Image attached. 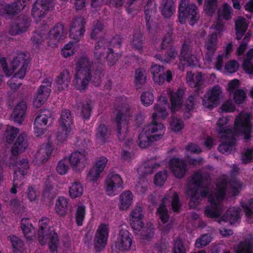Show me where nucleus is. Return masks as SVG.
<instances>
[{
    "label": "nucleus",
    "mask_w": 253,
    "mask_h": 253,
    "mask_svg": "<svg viewBox=\"0 0 253 253\" xmlns=\"http://www.w3.org/2000/svg\"><path fill=\"white\" fill-rule=\"evenodd\" d=\"M186 81L190 86H193L198 90L201 89L203 85V76L201 73L200 72L194 76L191 72H188Z\"/></svg>",
    "instance_id": "4c0bfd02"
},
{
    "label": "nucleus",
    "mask_w": 253,
    "mask_h": 253,
    "mask_svg": "<svg viewBox=\"0 0 253 253\" xmlns=\"http://www.w3.org/2000/svg\"><path fill=\"white\" fill-rule=\"evenodd\" d=\"M41 7L42 10H40L39 8L37 7L36 4H34L32 8V15L34 19L39 18L41 20L46 14L45 12L52 10L54 7V0H41Z\"/></svg>",
    "instance_id": "412c9836"
},
{
    "label": "nucleus",
    "mask_w": 253,
    "mask_h": 253,
    "mask_svg": "<svg viewBox=\"0 0 253 253\" xmlns=\"http://www.w3.org/2000/svg\"><path fill=\"white\" fill-rule=\"evenodd\" d=\"M69 200L63 196L58 197L55 203L56 213L60 216H64L67 213Z\"/></svg>",
    "instance_id": "c9c22d12"
},
{
    "label": "nucleus",
    "mask_w": 253,
    "mask_h": 253,
    "mask_svg": "<svg viewBox=\"0 0 253 253\" xmlns=\"http://www.w3.org/2000/svg\"><path fill=\"white\" fill-rule=\"evenodd\" d=\"M169 168L173 175L178 178L183 177L187 171L185 160L173 157L169 161Z\"/></svg>",
    "instance_id": "dca6fc26"
},
{
    "label": "nucleus",
    "mask_w": 253,
    "mask_h": 253,
    "mask_svg": "<svg viewBox=\"0 0 253 253\" xmlns=\"http://www.w3.org/2000/svg\"><path fill=\"white\" fill-rule=\"evenodd\" d=\"M211 240L212 237L211 234H204L196 240L195 243V246L198 249L202 248L210 244Z\"/></svg>",
    "instance_id": "6e6d98bb"
},
{
    "label": "nucleus",
    "mask_w": 253,
    "mask_h": 253,
    "mask_svg": "<svg viewBox=\"0 0 253 253\" xmlns=\"http://www.w3.org/2000/svg\"><path fill=\"white\" fill-rule=\"evenodd\" d=\"M229 120L226 117H221L217 120V132L220 138H226L232 134V129L231 127L227 126Z\"/></svg>",
    "instance_id": "bb28decb"
},
{
    "label": "nucleus",
    "mask_w": 253,
    "mask_h": 253,
    "mask_svg": "<svg viewBox=\"0 0 253 253\" xmlns=\"http://www.w3.org/2000/svg\"><path fill=\"white\" fill-rule=\"evenodd\" d=\"M203 187L195 186L193 187L188 185L186 189V193L188 195L190 196V199L189 203V207L191 209H194L197 208L201 202V198L198 195V193L200 189Z\"/></svg>",
    "instance_id": "cd10ccee"
},
{
    "label": "nucleus",
    "mask_w": 253,
    "mask_h": 253,
    "mask_svg": "<svg viewBox=\"0 0 253 253\" xmlns=\"http://www.w3.org/2000/svg\"><path fill=\"white\" fill-rule=\"evenodd\" d=\"M84 186L79 181H75L71 183L69 187V196L71 199H75L81 197L84 192Z\"/></svg>",
    "instance_id": "a18cd8bd"
},
{
    "label": "nucleus",
    "mask_w": 253,
    "mask_h": 253,
    "mask_svg": "<svg viewBox=\"0 0 253 253\" xmlns=\"http://www.w3.org/2000/svg\"><path fill=\"white\" fill-rule=\"evenodd\" d=\"M239 213L234 208H230L222 215L221 220L231 224H234L239 219Z\"/></svg>",
    "instance_id": "79ce46f5"
},
{
    "label": "nucleus",
    "mask_w": 253,
    "mask_h": 253,
    "mask_svg": "<svg viewBox=\"0 0 253 253\" xmlns=\"http://www.w3.org/2000/svg\"><path fill=\"white\" fill-rule=\"evenodd\" d=\"M221 93V88L219 85L213 86L207 93V96L203 100V105L205 108L212 110L219 104V96Z\"/></svg>",
    "instance_id": "2eb2a0df"
},
{
    "label": "nucleus",
    "mask_w": 253,
    "mask_h": 253,
    "mask_svg": "<svg viewBox=\"0 0 253 253\" xmlns=\"http://www.w3.org/2000/svg\"><path fill=\"white\" fill-rule=\"evenodd\" d=\"M19 132V129L13 126H8L5 139L7 143H12Z\"/></svg>",
    "instance_id": "680f3d73"
},
{
    "label": "nucleus",
    "mask_w": 253,
    "mask_h": 253,
    "mask_svg": "<svg viewBox=\"0 0 253 253\" xmlns=\"http://www.w3.org/2000/svg\"><path fill=\"white\" fill-rule=\"evenodd\" d=\"M224 52L219 54L216 59V62L215 63H223V61L229 59L233 51V46L232 42H229L224 48Z\"/></svg>",
    "instance_id": "8fccbe9b"
},
{
    "label": "nucleus",
    "mask_w": 253,
    "mask_h": 253,
    "mask_svg": "<svg viewBox=\"0 0 253 253\" xmlns=\"http://www.w3.org/2000/svg\"><path fill=\"white\" fill-rule=\"evenodd\" d=\"M132 239L131 234L127 230L120 229L117 240L112 244V250L117 253L128 251L132 245Z\"/></svg>",
    "instance_id": "6e6552de"
},
{
    "label": "nucleus",
    "mask_w": 253,
    "mask_h": 253,
    "mask_svg": "<svg viewBox=\"0 0 253 253\" xmlns=\"http://www.w3.org/2000/svg\"><path fill=\"white\" fill-rule=\"evenodd\" d=\"M157 212L163 224L168 222L169 219L168 211L165 203H161L157 209Z\"/></svg>",
    "instance_id": "5fc2aeb1"
},
{
    "label": "nucleus",
    "mask_w": 253,
    "mask_h": 253,
    "mask_svg": "<svg viewBox=\"0 0 253 253\" xmlns=\"http://www.w3.org/2000/svg\"><path fill=\"white\" fill-rule=\"evenodd\" d=\"M103 28L104 25L101 21L98 20L91 32V38L94 40L102 36Z\"/></svg>",
    "instance_id": "4d7b16f0"
},
{
    "label": "nucleus",
    "mask_w": 253,
    "mask_h": 253,
    "mask_svg": "<svg viewBox=\"0 0 253 253\" xmlns=\"http://www.w3.org/2000/svg\"><path fill=\"white\" fill-rule=\"evenodd\" d=\"M186 249L182 240L177 238L173 241L172 253H186Z\"/></svg>",
    "instance_id": "bf43d9fd"
},
{
    "label": "nucleus",
    "mask_w": 253,
    "mask_h": 253,
    "mask_svg": "<svg viewBox=\"0 0 253 253\" xmlns=\"http://www.w3.org/2000/svg\"><path fill=\"white\" fill-rule=\"evenodd\" d=\"M109 234L108 224L101 223L98 226L94 238V248L96 252H101L105 248Z\"/></svg>",
    "instance_id": "9d476101"
},
{
    "label": "nucleus",
    "mask_w": 253,
    "mask_h": 253,
    "mask_svg": "<svg viewBox=\"0 0 253 253\" xmlns=\"http://www.w3.org/2000/svg\"><path fill=\"white\" fill-rule=\"evenodd\" d=\"M252 115L248 113L241 112L236 118L232 134L235 137L239 135L244 137L245 142L250 140L252 137L253 126L251 122Z\"/></svg>",
    "instance_id": "20e7f679"
},
{
    "label": "nucleus",
    "mask_w": 253,
    "mask_h": 253,
    "mask_svg": "<svg viewBox=\"0 0 253 253\" xmlns=\"http://www.w3.org/2000/svg\"><path fill=\"white\" fill-rule=\"evenodd\" d=\"M17 168L14 171V180H18V176H20L19 180L23 179L27 174V170L29 168V163L27 159H22L19 161L17 164Z\"/></svg>",
    "instance_id": "e433bc0d"
},
{
    "label": "nucleus",
    "mask_w": 253,
    "mask_h": 253,
    "mask_svg": "<svg viewBox=\"0 0 253 253\" xmlns=\"http://www.w3.org/2000/svg\"><path fill=\"white\" fill-rule=\"evenodd\" d=\"M132 116L131 109L129 107H127L125 109V111H123L122 110H119L113 118V122L116 125L118 138L121 141L125 139L124 137L122 136L121 134L123 126L128 123L129 118Z\"/></svg>",
    "instance_id": "f8f14e48"
},
{
    "label": "nucleus",
    "mask_w": 253,
    "mask_h": 253,
    "mask_svg": "<svg viewBox=\"0 0 253 253\" xmlns=\"http://www.w3.org/2000/svg\"><path fill=\"white\" fill-rule=\"evenodd\" d=\"M210 185L211 182V177L209 173H203L201 170L194 172L191 177L189 182H191L194 186L204 187V182Z\"/></svg>",
    "instance_id": "a878e982"
},
{
    "label": "nucleus",
    "mask_w": 253,
    "mask_h": 253,
    "mask_svg": "<svg viewBox=\"0 0 253 253\" xmlns=\"http://www.w3.org/2000/svg\"><path fill=\"white\" fill-rule=\"evenodd\" d=\"M133 198V194L130 190L123 192L120 196V209L126 210L128 209L132 203Z\"/></svg>",
    "instance_id": "58836bf2"
},
{
    "label": "nucleus",
    "mask_w": 253,
    "mask_h": 253,
    "mask_svg": "<svg viewBox=\"0 0 253 253\" xmlns=\"http://www.w3.org/2000/svg\"><path fill=\"white\" fill-rule=\"evenodd\" d=\"M51 117V112L48 110H42L36 117L34 125L45 126L47 125L49 119Z\"/></svg>",
    "instance_id": "de8ad7c7"
},
{
    "label": "nucleus",
    "mask_w": 253,
    "mask_h": 253,
    "mask_svg": "<svg viewBox=\"0 0 253 253\" xmlns=\"http://www.w3.org/2000/svg\"><path fill=\"white\" fill-rule=\"evenodd\" d=\"M51 92V89L41 84L38 88L34 99V105L40 107L46 101Z\"/></svg>",
    "instance_id": "4be33fe9"
},
{
    "label": "nucleus",
    "mask_w": 253,
    "mask_h": 253,
    "mask_svg": "<svg viewBox=\"0 0 253 253\" xmlns=\"http://www.w3.org/2000/svg\"><path fill=\"white\" fill-rule=\"evenodd\" d=\"M253 245L250 242H241L238 246L236 253H252Z\"/></svg>",
    "instance_id": "052dcab7"
},
{
    "label": "nucleus",
    "mask_w": 253,
    "mask_h": 253,
    "mask_svg": "<svg viewBox=\"0 0 253 253\" xmlns=\"http://www.w3.org/2000/svg\"><path fill=\"white\" fill-rule=\"evenodd\" d=\"M218 0H205L204 10L206 14L212 16L217 8Z\"/></svg>",
    "instance_id": "603ef678"
},
{
    "label": "nucleus",
    "mask_w": 253,
    "mask_h": 253,
    "mask_svg": "<svg viewBox=\"0 0 253 253\" xmlns=\"http://www.w3.org/2000/svg\"><path fill=\"white\" fill-rule=\"evenodd\" d=\"M70 80L71 76L69 72L66 69L63 70L55 80V86L57 90L61 91L67 88Z\"/></svg>",
    "instance_id": "c85d7f7f"
},
{
    "label": "nucleus",
    "mask_w": 253,
    "mask_h": 253,
    "mask_svg": "<svg viewBox=\"0 0 253 253\" xmlns=\"http://www.w3.org/2000/svg\"><path fill=\"white\" fill-rule=\"evenodd\" d=\"M160 9L162 15L165 18L170 17L175 11L173 0H163Z\"/></svg>",
    "instance_id": "f704fd0d"
},
{
    "label": "nucleus",
    "mask_w": 253,
    "mask_h": 253,
    "mask_svg": "<svg viewBox=\"0 0 253 253\" xmlns=\"http://www.w3.org/2000/svg\"><path fill=\"white\" fill-rule=\"evenodd\" d=\"M227 184L226 179L223 178L220 180L219 183L216 185L214 195L216 200L219 203L222 202L225 198Z\"/></svg>",
    "instance_id": "ea45409f"
},
{
    "label": "nucleus",
    "mask_w": 253,
    "mask_h": 253,
    "mask_svg": "<svg viewBox=\"0 0 253 253\" xmlns=\"http://www.w3.org/2000/svg\"><path fill=\"white\" fill-rule=\"evenodd\" d=\"M157 11L155 0H148L144 6L146 26L149 34L155 33L158 29L157 24L153 21Z\"/></svg>",
    "instance_id": "1a4fd4ad"
},
{
    "label": "nucleus",
    "mask_w": 253,
    "mask_h": 253,
    "mask_svg": "<svg viewBox=\"0 0 253 253\" xmlns=\"http://www.w3.org/2000/svg\"><path fill=\"white\" fill-rule=\"evenodd\" d=\"M184 93V90L180 88H178L176 92H171L170 93L169 96L171 102L170 109L172 113L181 108Z\"/></svg>",
    "instance_id": "393cba45"
},
{
    "label": "nucleus",
    "mask_w": 253,
    "mask_h": 253,
    "mask_svg": "<svg viewBox=\"0 0 253 253\" xmlns=\"http://www.w3.org/2000/svg\"><path fill=\"white\" fill-rule=\"evenodd\" d=\"M85 24L86 21L84 17L81 16L76 17L70 27L69 33L70 38L76 40L77 42L79 41L84 34ZM77 42H70L64 45L63 48L73 50V51L76 52L77 51Z\"/></svg>",
    "instance_id": "423d86ee"
},
{
    "label": "nucleus",
    "mask_w": 253,
    "mask_h": 253,
    "mask_svg": "<svg viewBox=\"0 0 253 253\" xmlns=\"http://www.w3.org/2000/svg\"><path fill=\"white\" fill-rule=\"evenodd\" d=\"M26 136V134L24 133L19 135L11 148V154L13 156H18L23 153L27 147V143L25 141Z\"/></svg>",
    "instance_id": "7c9ffc66"
},
{
    "label": "nucleus",
    "mask_w": 253,
    "mask_h": 253,
    "mask_svg": "<svg viewBox=\"0 0 253 253\" xmlns=\"http://www.w3.org/2000/svg\"><path fill=\"white\" fill-rule=\"evenodd\" d=\"M196 5L190 3L189 0H181L178 7V20L181 24H184L189 20V24L194 26L197 23L199 16Z\"/></svg>",
    "instance_id": "39448f33"
},
{
    "label": "nucleus",
    "mask_w": 253,
    "mask_h": 253,
    "mask_svg": "<svg viewBox=\"0 0 253 253\" xmlns=\"http://www.w3.org/2000/svg\"><path fill=\"white\" fill-rule=\"evenodd\" d=\"M195 98L194 96H189L186 101L184 108V116L189 119L191 116V112L193 110Z\"/></svg>",
    "instance_id": "864d4df0"
},
{
    "label": "nucleus",
    "mask_w": 253,
    "mask_h": 253,
    "mask_svg": "<svg viewBox=\"0 0 253 253\" xmlns=\"http://www.w3.org/2000/svg\"><path fill=\"white\" fill-rule=\"evenodd\" d=\"M147 79L146 72L143 69H136L135 73L134 84L137 89H141L145 85Z\"/></svg>",
    "instance_id": "c03bdc74"
},
{
    "label": "nucleus",
    "mask_w": 253,
    "mask_h": 253,
    "mask_svg": "<svg viewBox=\"0 0 253 253\" xmlns=\"http://www.w3.org/2000/svg\"><path fill=\"white\" fill-rule=\"evenodd\" d=\"M112 131L111 128L105 124H100L96 129V138L103 143H106L111 137Z\"/></svg>",
    "instance_id": "2f4dec72"
},
{
    "label": "nucleus",
    "mask_w": 253,
    "mask_h": 253,
    "mask_svg": "<svg viewBox=\"0 0 253 253\" xmlns=\"http://www.w3.org/2000/svg\"><path fill=\"white\" fill-rule=\"evenodd\" d=\"M30 62L29 53L20 52L13 58L11 63H29Z\"/></svg>",
    "instance_id": "e2e57ef3"
},
{
    "label": "nucleus",
    "mask_w": 253,
    "mask_h": 253,
    "mask_svg": "<svg viewBox=\"0 0 253 253\" xmlns=\"http://www.w3.org/2000/svg\"><path fill=\"white\" fill-rule=\"evenodd\" d=\"M101 64H76L75 67V85L77 89L85 90L89 81H92L95 86H98L101 82L103 70Z\"/></svg>",
    "instance_id": "f03ea898"
},
{
    "label": "nucleus",
    "mask_w": 253,
    "mask_h": 253,
    "mask_svg": "<svg viewBox=\"0 0 253 253\" xmlns=\"http://www.w3.org/2000/svg\"><path fill=\"white\" fill-rule=\"evenodd\" d=\"M8 239L14 249L18 251L23 249L24 243L21 238L15 235H11L8 236Z\"/></svg>",
    "instance_id": "13d9d810"
},
{
    "label": "nucleus",
    "mask_w": 253,
    "mask_h": 253,
    "mask_svg": "<svg viewBox=\"0 0 253 253\" xmlns=\"http://www.w3.org/2000/svg\"><path fill=\"white\" fill-rule=\"evenodd\" d=\"M59 127L57 134V139L60 142H63L67 139L71 130L73 125V119L69 109H63L59 119Z\"/></svg>",
    "instance_id": "0eeeda50"
},
{
    "label": "nucleus",
    "mask_w": 253,
    "mask_h": 253,
    "mask_svg": "<svg viewBox=\"0 0 253 253\" xmlns=\"http://www.w3.org/2000/svg\"><path fill=\"white\" fill-rule=\"evenodd\" d=\"M180 61L186 62V63H198L199 60L196 55L191 53L190 45L184 42L180 50L179 57Z\"/></svg>",
    "instance_id": "b1692460"
},
{
    "label": "nucleus",
    "mask_w": 253,
    "mask_h": 253,
    "mask_svg": "<svg viewBox=\"0 0 253 253\" xmlns=\"http://www.w3.org/2000/svg\"><path fill=\"white\" fill-rule=\"evenodd\" d=\"M123 39L120 35H116L113 37L110 41L106 40L108 48H119L122 43Z\"/></svg>",
    "instance_id": "774afa93"
},
{
    "label": "nucleus",
    "mask_w": 253,
    "mask_h": 253,
    "mask_svg": "<svg viewBox=\"0 0 253 253\" xmlns=\"http://www.w3.org/2000/svg\"><path fill=\"white\" fill-rule=\"evenodd\" d=\"M69 169L68 162L66 159L60 160L56 167V170L58 173L61 175L66 174Z\"/></svg>",
    "instance_id": "338daca9"
},
{
    "label": "nucleus",
    "mask_w": 253,
    "mask_h": 253,
    "mask_svg": "<svg viewBox=\"0 0 253 253\" xmlns=\"http://www.w3.org/2000/svg\"><path fill=\"white\" fill-rule=\"evenodd\" d=\"M26 4L23 0H17L11 4L0 2V15H15L22 10Z\"/></svg>",
    "instance_id": "f3484780"
},
{
    "label": "nucleus",
    "mask_w": 253,
    "mask_h": 253,
    "mask_svg": "<svg viewBox=\"0 0 253 253\" xmlns=\"http://www.w3.org/2000/svg\"><path fill=\"white\" fill-rule=\"evenodd\" d=\"M67 35V31L60 23L56 24L49 31L47 35V44L52 47L57 46L58 43L63 40Z\"/></svg>",
    "instance_id": "9b49d317"
},
{
    "label": "nucleus",
    "mask_w": 253,
    "mask_h": 253,
    "mask_svg": "<svg viewBox=\"0 0 253 253\" xmlns=\"http://www.w3.org/2000/svg\"><path fill=\"white\" fill-rule=\"evenodd\" d=\"M206 49L205 58L209 62H211L213 55L217 48V36L216 33L209 35L205 42Z\"/></svg>",
    "instance_id": "aec40b11"
},
{
    "label": "nucleus",
    "mask_w": 253,
    "mask_h": 253,
    "mask_svg": "<svg viewBox=\"0 0 253 253\" xmlns=\"http://www.w3.org/2000/svg\"><path fill=\"white\" fill-rule=\"evenodd\" d=\"M123 180L118 174L110 173L106 180V192L109 196L117 195L123 187Z\"/></svg>",
    "instance_id": "4468645a"
},
{
    "label": "nucleus",
    "mask_w": 253,
    "mask_h": 253,
    "mask_svg": "<svg viewBox=\"0 0 253 253\" xmlns=\"http://www.w3.org/2000/svg\"><path fill=\"white\" fill-rule=\"evenodd\" d=\"M87 159V153L85 151H76L69 156L68 161L74 171H81L85 167Z\"/></svg>",
    "instance_id": "ddd939ff"
},
{
    "label": "nucleus",
    "mask_w": 253,
    "mask_h": 253,
    "mask_svg": "<svg viewBox=\"0 0 253 253\" xmlns=\"http://www.w3.org/2000/svg\"><path fill=\"white\" fill-rule=\"evenodd\" d=\"M86 210L84 205H81L78 207L75 212V222L78 226L83 225L85 217Z\"/></svg>",
    "instance_id": "3c124183"
},
{
    "label": "nucleus",
    "mask_w": 253,
    "mask_h": 253,
    "mask_svg": "<svg viewBox=\"0 0 253 253\" xmlns=\"http://www.w3.org/2000/svg\"><path fill=\"white\" fill-rule=\"evenodd\" d=\"M221 214V207L208 205L204 209L205 215L210 218H218Z\"/></svg>",
    "instance_id": "09e8293b"
},
{
    "label": "nucleus",
    "mask_w": 253,
    "mask_h": 253,
    "mask_svg": "<svg viewBox=\"0 0 253 253\" xmlns=\"http://www.w3.org/2000/svg\"><path fill=\"white\" fill-rule=\"evenodd\" d=\"M167 178V171L164 170L157 173L154 176V183L158 186H162Z\"/></svg>",
    "instance_id": "69168bd1"
},
{
    "label": "nucleus",
    "mask_w": 253,
    "mask_h": 253,
    "mask_svg": "<svg viewBox=\"0 0 253 253\" xmlns=\"http://www.w3.org/2000/svg\"><path fill=\"white\" fill-rule=\"evenodd\" d=\"M178 56L177 51L174 47H170L165 55L163 56L160 54H157L155 55V58L161 62H164L166 63H169V62H172Z\"/></svg>",
    "instance_id": "a19ab883"
},
{
    "label": "nucleus",
    "mask_w": 253,
    "mask_h": 253,
    "mask_svg": "<svg viewBox=\"0 0 253 253\" xmlns=\"http://www.w3.org/2000/svg\"><path fill=\"white\" fill-rule=\"evenodd\" d=\"M53 150V148L51 144H46L44 148L36 154L37 158L38 159V165H41L46 163L51 155Z\"/></svg>",
    "instance_id": "72a5a7b5"
},
{
    "label": "nucleus",
    "mask_w": 253,
    "mask_h": 253,
    "mask_svg": "<svg viewBox=\"0 0 253 253\" xmlns=\"http://www.w3.org/2000/svg\"><path fill=\"white\" fill-rule=\"evenodd\" d=\"M31 19L26 16H20L11 25L9 29V34L11 35H19L25 32L30 25Z\"/></svg>",
    "instance_id": "a211bd4d"
},
{
    "label": "nucleus",
    "mask_w": 253,
    "mask_h": 253,
    "mask_svg": "<svg viewBox=\"0 0 253 253\" xmlns=\"http://www.w3.org/2000/svg\"><path fill=\"white\" fill-rule=\"evenodd\" d=\"M75 109L76 111L80 113L84 121H88L90 119L93 109L90 100L76 102Z\"/></svg>",
    "instance_id": "5701e85b"
},
{
    "label": "nucleus",
    "mask_w": 253,
    "mask_h": 253,
    "mask_svg": "<svg viewBox=\"0 0 253 253\" xmlns=\"http://www.w3.org/2000/svg\"><path fill=\"white\" fill-rule=\"evenodd\" d=\"M223 138L226 140L219 145L218 151L224 155L229 154L231 153L233 147L236 144V138L234 135H230L228 137Z\"/></svg>",
    "instance_id": "473e14b6"
},
{
    "label": "nucleus",
    "mask_w": 253,
    "mask_h": 253,
    "mask_svg": "<svg viewBox=\"0 0 253 253\" xmlns=\"http://www.w3.org/2000/svg\"><path fill=\"white\" fill-rule=\"evenodd\" d=\"M141 101L145 106H149L154 101V96L150 91L143 92L141 95Z\"/></svg>",
    "instance_id": "0e129e2a"
},
{
    "label": "nucleus",
    "mask_w": 253,
    "mask_h": 253,
    "mask_svg": "<svg viewBox=\"0 0 253 253\" xmlns=\"http://www.w3.org/2000/svg\"><path fill=\"white\" fill-rule=\"evenodd\" d=\"M158 103L154 106L155 112L153 113L152 123L144 127L140 133L138 138V144L141 148H146L151 145L153 142L160 140L165 131V127L161 123H158L157 118L165 120L167 116V108L169 106L166 97L160 96Z\"/></svg>",
    "instance_id": "f257e3e1"
},
{
    "label": "nucleus",
    "mask_w": 253,
    "mask_h": 253,
    "mask_svg": "<svg viewBox=\"0 0 253 253\" xmlns=\"http://www.w3.org/2000/svg\"><path fill=\"white\" fill-rule=\"evenodd\" d=\"M105 48H108L106 39H101L96 42L94 46V54L98 60L97 63H100V59L104 55Z\"/></svg>",
    "instance_id": "37998d69"
},
{
    "label": "nucleus",
    "mask_w": 253,
    "mask_h": 253,
    "mask_svg": "<svg viewBox=\"0 0 253 253\" xmlns=\"http://www.w3.org/2000/svg\"><path fill=\"white\" fill-rule=\"evenodd\" d=\"M27 110V104L25 101L19 102L13 109L11 117L15 122L21 124L24 121Z\"/></svg>",
    "instance_id": "c756f323"
},
{
    "label": "nucleus",
    "mask_w": 253,
    "mask_h": 253,
    "mask_svg": "<svg viewBox=\"0 0 253 253\" xmlns=\"http://www.w3.org/2000/svg\"><path fill=\"white\" fill-rule=\"evenodd\" d=\"M49 222V218L46 217H42L39 220V242L43 246L48 240V246L50 251L52 253H57L59 245L58 235L56 232L51 230Z\"/></svg>",
    "instance_id": "7ed1b4c3"
},
{
    "label": "nucleus",
    "mask_w": 253,
    "mask_h": 253,
    "mask_svg": "<svg viewBox=\"0 0 253 253\" xmlns=\"http://www.w3.org/2000/svg\"><path fill=\"white\" fill-rule=\"evenodd\" d=\"M108 160L105 157H101L97 160L95 165L89 170L87 175V179L90 181H96L100 173L104 170Z\"/></svg>",
    "instance_id": "6ab92c4d"
},
{
    "label": "nucleus",
    "mask_w": 253,
    "mask_h": 253,
    "mask_svg": "<svg viewBox=\"0 0 253 253\" xmlns=\"http://www.w3.org/2000/svg\"><path fill=\"white\" fill-rule=\"evenodd\" d=\"M144 41L145 37L140 31H136L133 32L130 41L131 44L133 47L137 49L138 50H142L143 44Z\"/></svg>",
    "instance_id": "49530a36"
}]
</instances>
